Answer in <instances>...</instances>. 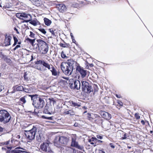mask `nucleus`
Masks as SVG:
<instances>
[{
  "label": "nucleus",
  "instance_id": "f257e3e1",
  "mask_svg": "<svg viewBox=\"0 0 153 153\" xmlns=\"http://www.w3.org/2000/svg\"><path fill=\"white\" fill-rule=\"evenodd\" d=\"M29 96H30L33 101L32 104L34 107L39 109L42 108L44 107L45 103L42 98L38 97L36 94L30 95Z\"/></svg>",
  "mask_w": 153,
  "mask_h": 153
},
{
  "label": "nucleus",
  "instance_id": "f03ea898",
  "mask_svg": "<svg viewBox=\"0 0 153 153\" xmlns=\"http://www.w3.org/2000/svg\"><path fill=\"white\" fill-rule=\"evenodd\" d=\"M12 118L11 115L5 110H0V122L4 124L9 123Z\"/></svg>",
  "mask_w": 153,
  "mask_h": 153
},
{
  "label": "nucleus",
  "instance_id": "7ed1b4c3",
  "mask_svg": "<svg viewBox=\"0 0 153 153\" xmlns=\"http://www.w3.org/2000/svg\"><path fill=\"white\" fill-rule=\"evenodd\" d=\"M38 43L36 45L39 48V50L40 51H42V53L43 54H45L48 52L49 49L48 45L45 42L40 39L37 40Z\"/></svg>",
  "mask_w": 153,
  "mask_h": 153
},
{
  "label": "nucleus",
  "instance_id": "20e7f679",
  "mask_svg": "<svg viewBox=\"0 0 153 153\" xmlns=\"http://www.w3.org/2000/svg\"><path fill=\"white\" fill-rule=\"evenodd\" d=\"M36 132L37 128L33 126V128L30 130L24 131V134L26 139L32 140L35 138Z\"/></svg>",
  "mask_w": 153,
  "mask_h": 153
},
{
  "label": "nucleus",
  "instance_id": "39448f33",
  "mask_svg": "<svg viewBox=\"0 0 153 153\" xmlns=\"http://www.w3.org/2000/svg\"><path fill=\"white\" fill-rule=\"evenodd\" d=\"M69 85L70 88L73 89H79L81 87V84L79 81L78 80L70 79L69 80Z\"/></svg>",
  "mask_w": 153,
  "mask_h": 153
},
{
  "label": "nucleus",
  "instance_id": "423d86ee",
  "mask_svg": "<svg viewBox=\"0 0 153 153\" xmlns=\"http://www.w3.org/2000/svg\"><path fill=\"white\" fill-rule=\"evenodd\" d=\"M82 90L85 92L90 93L93 91V89L89 83L85 81H81Z\"/></svg>",
  "mask_w": 153,
  "mask_h": 153
},
{
  "label": "nucleus",
  "instance_id": "0eeeda50",
  "mask_svg": "<svg viewBox=\"0 0 153 153\" xmlns=\"http://www.w3.org/2000/svg\"><path fill=\"white\" fill-rule=\"evenodd\" d=\"M49 142L47 141V142H44L40 146V150H41L44 152H47L48 153H52V151L50 147L49 146Z\"/></svg>",
  "mask_w": 153,
  "mask_h": 153
},
{
  "label": "nucleus",
  "instance_id": "6e6552de",
  "mask_svg": "<svg viewBox=\"0 0 153 153\" xmlns=\"http://www.w3.org/2000/svg\"><path fill=\"white\" fill-rule=\"evenodd\" d=\"M61 68L63 73L68 76H70L72 74L73 70L67 65H64L63 63L61 64Z\"/></svg>",
  "mask_w": 153,
  "mask_h": 153
},
{
  "label": "nucleus",
  "instance_id": "1a4fd4ad",
  "mask_svg": "<svg viewBox=\"0 0 153 153\" xmlns=\"http://www.w3.org/2000/svg\"><path fill=\"white\" fill-rule=\"evenodd\" d=\"M71 146L75 147L80 150H82L83 147L79 145L77 142L76 141V136L74 135L71 136Z\"/></svg>",
  "mask_w": 153,
  "mask_h": 153
},
{
  "label": "nucleus",
  "instance_id": "9d476101",
  "mask_svg": "<svg viewBox=\"0 0 153 153\" xmlns=\"http://www.w3.org/2000/svg\"><path fill=\"white\" fill-rule=\"evenodd\" d=\"M88 118L91 122L97 123V120H101L100 116L97 114L88 113Z\"/></svg>",
  "mask_w": 153,
  "mask_h": 153
},
{
  "label": "nucleus",
  "instance_id": "9b49d317",
  "mask_svg": "<svg viewBox=\"0 0 153 153\" xmlns=\"http://www.w3.org/2000/svg\"><path fill=\"white\" fill-rule=\"evenodd\" d=\"M76 71L77 72L80 74L81 76L83 78L85 77L87 75V71L84 70L83 68L79 65L77 66L76 68Z\"/></svg>",
  "mask_w": 153,
  "mask_h": 153
},
{
  "label": "nucleus",
  "instance_id": "f8f14e48",
  "mask_svg": "<svg viewBox=\"0 0 153 153\" xmlns=\"http://www.w3.org/2000/svg\"><path fill=\"white\" fill-rule=\"evenodd\" d=\"M43 112L46 114H51L53 113L52 106L50 104H46L44 110Z\"/></svg>",
  "mask_w": 153,
  "mask_h": 153
},
{
  "label": "nucleus",
  "instance_id": "ddd939ff",
  "mask_svg": "<svg viewBox=\"0 0 153 153\" xmlns=\"http://www.w3.org/2000/svg\"><path fill=\"white\" fill-rule=\"evenodd\" d=\"M0 7L4 8H9L11 7V3L9 2V0H1Z\"/></svg>",
  "mask_w": 153,
  "mask_h": 153
},
{
  "label": "nucleus",
  "instance_id": "4468645a",
  "mask_svg": "<svg viewBox=\"0 0 153 153\" xmlns=\"http://www.w3.org/2000/svg\"><path fill=\"white\" fill-rule=\"evenodd\" d=\"M77 64V62L72 59H68L65 63V65H67L73 69H74V68L76 66Z\"/></svg>",
  "mask_w": 153,
  "mask_h": 153
},
{
  "label": "nucleus",
  "instance_id": "2eb2a0df",
  "mask_svg": "<svg viewBox=\"0 0 153 153\" xmlns=\"http://www.w3.org/2000/svg\"><path fill=\"white\" fill-rule=\"evenodd\" d=\"M100 114L102 117L107 120H109L111 117V115L108 112L101 111Z\"/></svg>",
  "mask_w": 153,
  "mask_h": 153
},
{
  "label": "nucleus",
  "instance_id": "dca6fc26",
  "mask_svg": "<svg viewBox=\"0 0 153 153\" xmlns=\"http://www.w3.org/2000/svg\"><path fill=\"white\" fill-rule=\"evenodd\" d=\"M32 19V16L31 15L26 13H23V17L22 18V20H23V22H28L30 21Z\"/></svg>",
  "mask_w": 153,
  "mask_h": 153
},
{
  "label": "nucleus",
  "instance_id": "f3484780",
  "mask_svg": "<svg viewBox=\"0 0 153 153\" xmlns=\"http://www.w3.org/2000/svg\"><path fill=\"white\" fill-rule=\"evenodd\" d=\"M59 141L61 144L66 145L68 142V139L66 137L61 136L59 137Z\"/></svg>",
  "mask_w": 153,
  "mask_h": 153
},
{
  "label": "nucleus",
  "instance_id": "a211bd4d",
  "mask_svg": "<svg viewBox=\"0 0 153 153\" xmlns=\"http://www.w3.org/2000/svg\"><path fill=\"white\" fill-rule=\"evenodd\" d=\"M11 37L10 35H6L4 40V44L5 46H8L10 45Z\"/></svg>",
  "mask_w": 153,
  "mask_h": 153
},
{
  "label": "nucleus",
  "instance_id": "6ab92c4d",
  "mask_svg": "<svg viewBox=\"0 0 153 153\" xmlns=\"http://www.w3.org/2000/svg\"><path fill=\"white\" fill-rule=\"evenodd\" d=\"M24 87H23L22 86H13V91L10 92L11 93H14V92L16 91H22L24 90Z\"/></svg>",
  "mask_w": 153,
  "mask_h": 153
},
{
  "label": "nucleus",
  "instance_id": "aec40b11",
  "mask_svg": "<svg viewBox=\"0 0 153 153\" xmlns=\"http://www.w3.org/2000/svg\"><path fill=\"white\" fill-rule=\"evenodd\" d=\"M24 91L25 92L30 93L33 92V90L32 88L26 85L24 87Z\"/></svg>",
  "mask_w": 153,
  "mask_h": 153
},
{
  "label": "nucleus",
  "instance_id": "412c9836",
  "mask_svg": "<svg viewBox=\"0 0 153 153\" xmlns=\"http://www.w3.org/2000/svg\"><path fill=\"white\" fill-rule=\"evenodd\" d=\"M58 9L60 12L63 13L66 10V7L64 4H60L59 5Z\"/></svg>",
  "mask_w": 153,
  "mask_h": 153
},
{
  "label": "nucleus",
  "instance_id": "4be33fe9",
  "mask_svg": "<svg viewBox=\"0 0 153 153\" xmlns=\"http://www.w3.org/2000/svg\"><path fill=\"white\" fill-rule=\"evenodd\" d=\"M51 68L52 69L50 71L52 72V75L54 76H57L58 75V74L56 70L55 69L52 65H51Z\"/></svg>",
  "mask_w": 153,
  "mask_h": 153
},
{
  "label": "nucleus",
  "instance_id": "5701e85b",
  "mask_svg": "<svg viewBox=\"0 0 153 153\" xmlns=\"http://www.w3.org/2000/svg\"><path fill=\"white\" fill-rule=\"evenodd\" d=\"M29 23L34 26H36L39 24V22L38 21L36 18L34 19L33 20H30L29 21Z\"/></svg>",
  "mask_w": 153,
  "mask_h": 153
},
{
  "label": "nucleus",
  "instance_id": "b1692460",
  "mask_svg": "<svg viewBox=\"0 0 153 153\" xmlns=\"http://www.w3.org/2000/svg\"><path fill=\"white\" fill-rule=\"evenodd\" d=\"M18 148L19 149V153H29L27 152L26 147H24L23 148L20 146Z\"/></svg>",
  "mask_w": 153,
  "mask_h": 153
},
{
  "label": "nucleus",
  "instance_id": "393cba45",
  "mask_svg": "<svg viewBox=\"0 0 153 153\" xmlns=\"http://www.w3.org/2000/svg\"><path fill=\"white\" fill-rule=\"evenodd\" d=\"M20 146H18L14 150L11 151H7L6 152L7 153H19V148Z\"/></svg>",
  "mask_w": 153,
  "mask_h": 153
},
{
  "label": "nucleus",
  "instance_id": "a878e982",
  "mask_svg": "<svg viewBox=\"0 0 153 153\" xmlns=\"http://www.w3.org/2000/svg\"><path fill=\"white\" fill-rule=\"evenodd\" d=\"M44 20L45 24L47 26L50 25L51 23V21L46 18H45L44 19Z\"/></svg>",
  "mask_w": 153,
  "mask_h": 153
},
{
  "label": "nucleus",
  "instance_id": "bb28decb",
  "mask_svg": "<svg viewBox=\"0 0 153 153\" xmlns=\"http://www.w3.org/2000/svg\"><path fill=\"white\" fill-rule=\"evenodd\" d=\"M29 95H27L26 96H25L24 97H21L20 99V100L21 102H22L23 103H25L26 102V99H27L28 97H30V96H29Z\"/></svg>",
  "mask_w": 153,
  "mask_h": 153
},
{
  "label": "nucleus",
  "instance_id": "cd10ccee",
  "mask_svg": "<svg viewBox=\"0 0 153 153\" xmlns=\"http://www.w3.org/2000/svg\"><path fill=\"white\" fill-rule=\"evenodd\" d=\"M64 113L65 114H70L71 115H74L75 114L74 112L72 110H70L68 111H65Z\"/></svg>",
  "mask_w": 153,
  "mask_h": 153
},
{
  "label": "nucleus",
  "instance_id": "c85d7f7f",
  "mask_svg": "<svg viewBox=\"0 0 153 153\" xmlns=\"http://www.w3.org/2000/svg\"><path fill=\"white\" fill-rule=\"evenodd\" d=\"M26 39L27 41L29 42V43H30L32 45V46H33L34 43L36 40L35 39H31L29 38H27Z\"/></svg>",
  "mask_w": 153,
  "mask_h": 153
},
{
  "label": "nucleus",
  "instance_id": "c756f323",
  "mask_svg": "<svg viewBox=\"0 0 153 153\" xmlns=\"http://www.w3.org/2000/svg\"><path fill=\"white\" fill-rule=\"evenodd\" d=\"M43 65L45 66L46 68H48L49 70H50L51 68L50 65L48 63L46 62L45 61H44Z\"/></svg>",
  "mask_w": 153,
  "mask_h": 153
},
{
  "label": "nucleus",
  "instance_id": "7c9ffc66",
  "mask_svg": "<svg viewBox=\"0 0 153 153\" xmlns=\"http://www.w3.org/2000/svg\"><path fill=\"white\" fill-rule=\"evenodd\" d=\"M69 102L70 105L72 106L76 107L80 105H78L77 103L73 102V101H69Z\"/></svg>",
  "mask_w": 153,
  "mask_h": 153
},
{
  "label": "nucleus",
  "instance_id": "2f4dec72",
  "mask_svg": "<svg viewBox=\"0 0 153 153\" xmlns=\"http://www.w3.org/2000/svg\"><path fill=\"white\" fill-rule=\"evenodd\" d=\"M1 57L4 59V60H5L7 62H9L10 61V59L7 58L6 56H4V55L1 54Z\"/></svg>",
  "mask_w": 153,
  "mask_h": 153
},
{
  "label": "nucleus",
  "instance_id": "473e14b6",
  "mask_svg": "<svg viewBox=\"0 0 153 153\" xmlns=\"http://www.w3.org/2000/svg\"><path fill=\"white\" fill-rule=\"evenodd\" d=\"M23 13H18L16 14V16L22 20V18L23 17Z\"/></svg>",
  "mask_w": 153,
  "mask_h": 153
},
{
  "label": "nucleus",
  "instance_id": "72a5a7b5",
  "mask_svg": "<svg viewBox=\"0 0 153 153\" xmlns=\"http://www.w3.org/2000/svg\"><path fill=\"white\" fill-rule=\"evenodd\" d=\"M42 117L43 119H46L49 120H52L53 119V117H48L46 116L43 115Z\"/></svg>",
  "mask_w": 153,
  "mask_h": 153
},
{
  "label": "nucleus",
  "instance_id": "f704fd0d",
  "mask_svg": "<svg viewBox=\"0 0 153 153\" xmlns=\"http://www.w3.org/2000/svg\"><path fill=\"white\" fill-rule=\"evenodd\" d=\"M48 31L51 33L53 36H55V33L54 32V31H55V30H54L53 29L51 28L49 29Z\"/></svg>",
  "mask_w": 153,
  "mask_h": 153
},
{
  "label": "nucleus",
  "instance_id": "c9c22d12",
  "mask_svg": "<svg viewBox=\"0 0 153 153\" xmlns=\"http://www.w3.org/2000/svg\"><path fill=\"white\" fill-rule=\"evenodd\" d=\"M0 132L1 133V134L5 133L6 131L5 129L0 126Z\"/></svg>",
  "mask_w": 153,
  "mask_h": 153
},
{
  "label": "nucleus",
  "instance_id": "e433bc0d",
  "mask_svg": "<svg viewBox=\"0 0 153 153\" xmlns=\"http://www.w3.org/2000/svg\"><path fill=\"white\" fill-rule=\"evenodd\" d=\"M49 100L51 104H52L53 105H54L56 103V101L54 100L53 98H50Z\"/></svg>",
  "mask_w": 153,
  "mask_h": 153
},
{
  "label": "nucleus",
  "instance_id": "4c0bfd02",
  "mask_svg": "<svg viewBox=\"0 0 153 153\" xmlns=\"http://www.w3.org/2000/svg\"><path fill=\"white\" fill-rule=\"evenodd\" d=\"M61 56L62 58L65 59L67 58V57L66 56V55L65 54V53L63 51H62L61 53Z\"/></svg>",
  "mask_w": 153,
  "mask_h": 153
},
{
  "label": "nucleus",
  "instance_id": "58836bf2",
  "mask_svg": "<svg viewBox=\"0 0 153 153\" xmlns=\"http://www.w3.org/2000/svg\"><path fill=\"white\" fill-rule=\"evenodd\" d=\"M38 30L41 32L42 33L45 34L46 33V32L45 30V29L44 28H39Z\"/></svg>",
  "mask_w": 153,
  "mask_h": 153
},
{
  "label": "nucleus",
  "instance_id": "ea45409f",
  "mask_svg": "<svg viewBox=\"0 0 153 153\" xmlns=\"http://www.w3.org/2000/svg\"><path fill=\"white\" fill-rule=\"evenodd\" d=\"M44 61L43 60H39L36 62V64H41L43 65Z\"/></svg>",
  "mask_w": 153,
  "mask_h": 153
},
{
  "label": "nucleus",
  "instance_id": "a19ab883",
  "mask_svg": "<svg viewBox=\"0 0 153 153\" xmlns=\"http://www.w3.org/2000/svg\"><path fill=\"white\" fill-rule=\"evenodd\" d=\"M91 140L92 141V142H97V141H100V142H102V141H101V140H98L96 137H92L91 138Z\"/></svg>",
  "mask_w": 153,
  "mask_h": 153
},
{
  "label": "nucleus",
  "instance_id": "79ce46f5",
  "mask_svg": "<svg viewBox=\"0 0 153 153\" xmlns=\"http://www.w3.org/2000/svg\"><path fill=\"white\" fill-rule=\"evenodd\" d=\"M68 45L67 44H63V43H60V45L61 47H63V48H66L68 46Z\"/></svg>",
  "mask_w": 153,
  "mask_h": 153
},
{
  "label": "nucleus",
  "instance_id": "37998d69",
  "mask_svg": "<svg viewBox=\"0 0 153 153\" xmlns=\"http://www.w3.org/2000/svg\"><path fill=\"white\" fill-rule=\"evenodd\" d=\"M135 117L136 119L138 120L140 118V117L139 115V114L137 113L135 114Z\"/></svg>",
  "mask_w": 153,
  "mask_h": 153
},
{
  "label": "nucleus",
  "instance_id": "c03bdc74",
  "mask_svg": "<svg viewBox=\"0 0 153 153\" xmlns=\"http://www.w3.org/2000/svg\"><path fill=\"white\" fill-rule=\"evenodd\" d=\"M30 36L31 38H34L35 37V34L33 33V32L30 31Z\"/></svg>",
  "mask_w": 153,
  "mask_h": 153
},
{
  "label": "nucleus",
  "instance_id": "a18cd8bd",
  "mask_svg": "<svg viewBox=\"0 0 153 153\" xmlns=\"http://www.w3.org/2000/svg\"><path fill=\"white\" fill-rule=\"evenodd\" d=\"M36 138L38 142H39L41 141V138H40V135H39V136H36Z\"/></svg>",
  "mask_w": 153,
  "mask_h": 153
},
{
  "label": "nucleus",
  "instance_id": "49530a36",
  "mask_svg": "<svg viewBox=\"0 0 153 153\" xmlns=\"http://www.w3.org/2000/svg\"><path fill=\"white\" fill-rule=\"evenodd\" d=\"M21 46L19 45H17L13 49L14 51H15L16 49L19 48H20Z\"/></svg>",
  "mask_w": 153,
  "mask_h": 153
},
{
  "label": "nucleus",
  "instance_id": "de8ad7c7",
  "mask_svg": "<svg viewBox=\"0 0 153 153\" xmlns=\"http://www.w3.org/2000/svg\"><path fill=\"white\" fill-rule=\"evenodd\" d=\"M96 153H105L104 151H103L102 150H97V151Z\"/></svg>",
  "mask_w": 153,
  "mask_h": 153
},
{
  "label": "nucleus",
  "instance_id": "09e8293b",
  "mask_svg": "<svg viewBox=\"0 0 153 153\" xmlns=\"http://www.w3.org/2000/svg\"><path fill=\"white\" fill-rule=\"evenodd\" d=\"M117 102L120 106L123 105V103L121 101L118 100L117 101Z\"/></svg>",
  "mask_w": 153,
  "mask_h": 153
},
{
  "label": "nucleus",
  "instance_id": "8fccbe9b",
  "mask_svg": "<svg viewBox=\"0 0 153 153\" xmlns=\"http://www.w3.org/2000/svg\"><path fill=\"white\" fill-rule=\"evenodd\" d=\"M13 39L14 40V42L17 43L18 42V40L16 36H13Z\"/></svg>",
  "mask_w": 153,
  "mask_h": 153
},
{
  "label": "nucleus",
  "instance_id": "3c124183",
  "mask_svg": "<svg viewBox=\"0 0 153 153\" xmlns=\"http://www.w3.org/2000/svg\"><path fill=\"white\" fill-rule=\"evenodd\" d=\"M127 138V137L126 136V134H125L123 135V136L121 138V139L122 140H124V139H126Z\"/></svg>",
  "mask_w": 153,
  "mask_h": 153
},
{
  "label": "nucleus",
  "instance_id": "603ef678",
  "mask_svg": "<svg viewBox=\"0 0 153 153\" xmlns=\"http://www.w3.org/2000/svg\"><path fill=\"white\" fill-rule=\"evenodd\" d=\"M109 145L110 146V147L113 149H114L115 148V146H114L113 143H110L109 144Z\"/></svg>",
  "mask_w": 153,
  "mask_h": 153
},
{
  "label": "nucleus",
  "instance_id": "864d4df0",
  "mask_svg": "<svg viewBox=\"0 0 153 153\" xmlns=\"http://www.w3.org/2000/svg\"><path fill=\"white\" fill-rule=\"evenodd\" d=\"M30 1H31L32 2L34 3V2H40V1H39V0H29Z\"/></svg>",
  "mask_w": 153,
  "mask_h": 153
},
{
  "label": "nucleus",
  "instance_id": "5fc2aeb1",
  "mask_svg": "<svg viewBox=\"0 0 153 153\" xmlns=\"http://www.w3.org/2000/svg\"><path fill=\"white\" fill-rule=\"evenodd\" d=\"M10 140L4 142V144L5 145H8L10 144Z\"/></svg>",
  "mask_w": 153,
  "mask_h": 153
},
{
  "label": "nucleus",
  "instance_id": "6e6d98bb",
  "mask_svg": "<svg viewBox=\"0 0 153 153\" xmlns=\"http://www.w3.org/2000/svg\"><path fill=\"white\" fill-rule=\"evenodd\" d=\"M14 29L16 31V32L17 34H19V32L18 29L16 28V27H14Z\"/></svg>",
  "mask_w": 153,
  "mask_h": 153
},
{
  "label": "nucleus",
  "instance_id": "4d7b16f0",
  "mask_svg": "<svg viewBox=\"0 0 153 153\" xmlns=\"http://www.w3.org/2000/svg\"><path fill=\"white\" fill-rule=\"evenodd\" d=\"M97 138L99 139H102V136H100L99 135H97Z\"/></svg>",
  "mask_w": 153,
  "mask_h": 153
},
{
  "label": "nucleus",
  "instance_id": "13d9d810",
  "mask_svg": "<svg viewBox=\"0 0 153 153\" xmlns=\"http://www.w3.org/2000/svg\"><path fill=\"white\" fill-rule=\"evenodd\" d=\"M24 78L25 80H27L28 79L27 78V74H24Z\"/></svg>",
  "mask_w": 153,
  "mask_h": 153
},
{
  "label": "nucleus",
  "instance_id": "bf43d9fd",
  "mask_svg": "<svg viewBox=\"0 0 153 153\" xmlns=\"http://www.w3.org/2000/svg\"><path fill=\"white\" fill-rule=\"evenodd\" d=\"M141 124L143 125H144L145 124V122L143 120H142L141 121Z\"/></svg>",
  "mask_w": 153,
  "mask_h": 153
},
{
  "label": "nucleus",
  "instance_id": "052dcab7",
  "mask_svg": "<svg viewBox=\"0 0 153 153\" xmlns=\"http://www.w3.org/2000/svg\"><path fill=\"white\" fill-rule=\"evenodd\" d=\"M70 36L71 37V38L72 39H73V38H74V37L73 36V34L71 33H70Z\"/></svg>",
  "mask_w": 153,
  "mask_h": 153
},
{
  "label": "nucleus",
  "instance_id": "680f3d73",
  "mask_svg": "<svg viewBox=\"0 0 153 153\" xmlns=\"http://www.w3.org/2000/svg\"><path fill=\"white\" fill-rule=\"evenodd\" d=\"M3 89V88L0 85V92H1V91H2V89Z\"/></svg>",
  "mask_w": 153,
  "mask_h": 153
},
{
  "label": "nucleus",
  "instance_id": "e2e57ef3",
  "mask_svg": "<svg viewBox=\"0 0 153 153\" xmlns=\"http://www.w3.org/2000/svg\"><path fill=\"white\" fill-rule=\"evenodd\" d=\"M31 59L30 60V61H32L33 59H34L33 56V55H32L31 56Z\"/></svg>",
  "mask_w": 153,
  "mask_h": 153
},
{
  "label": "nucleus",
  "instance_id": "0e129e2a",
  "mask_svg": "<svg viewBox=\"0 0 153 153\" xmlns=\"http://www.w3.org/2000/svg\"><path fill=\"white\" fill-rule=\"evenodd\" d=\"M72 39L73 42L74 43H75L76 42V41H75V39L74 38H73V39Z\"/></svg>",
  "mask_w": 153,
  "mask_h": 153
},
{
  "label": "nucleus",
  "instance_id": "69168bd1",
  "mask_svg": "<svg viewBox=\"0 0 153 153\" xmlns=\"http://www.w3.org/2000/svg\"><path fill=\"white\" fill-rule=\"evenodd\" d=\"M116 97L117 98H120V97L117 94H116Z\"/></svg>",
  "mask_w": 153,
  "mask_h": 153
},
{
  "label": "nucleus",
  "instance_id": "338daca9",
  "mask_svg": "<svg viewBox=\"0 0 153 153\" xmlns=\"http://www.w3.org/2000/svg\"><path fill=\"white\" fill-rule=\"evenodd\" d=\"M17 44V43L14 42V44L13 45V47L15 46Z\"/></svg>",
  "mask_w": 153,
  "mask_h": 153
},
{
  "label": "nucleus",
  "instance_id": "774afa93",
  "mask_svg": "<svg viewBox=\"0 0 153 153\" xmlns=\"http://www.w3.org/2000/svg\"><path fill=\"white\" fill-rule=\"evenodd\" d=\"M88 142L90 143H91V142H92V140H91V139H90L88 140Z\"/></svg>",
  "mask_w": 153,
  "mask_h": 153
}]
</instances>
